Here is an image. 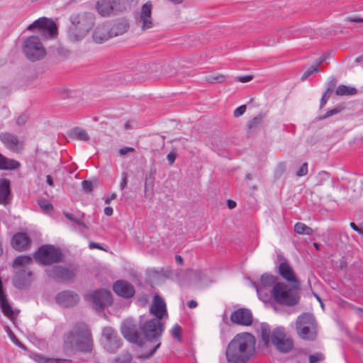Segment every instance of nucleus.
Segmentation results:
<instances>
[{"label":"nucleus","mask_w":363,"mask_h":363,"mask_svg":"<svg viewBox=\"0 0 363 363\" xmlns=\"http://www.w3.org/2000/svg\"><path fill=\"white\" fill-rule=\"evenodd\" d=\"M245 111H246V105L244 104V105H242V106H239L238 108H237L234 111L233 115L235 117H240V116L244 114Z\"/></svg>","instance_id":"4d7b16f0"},{"label":"nucleus","mask_w":363,"mask_h":363,"mask_svg":"<svg viewBox=\"0 0 363 363\" xmlns=\"http://www.w3.org/2000/svg\"><path fill=\"white\" fill-rule=\"evenodd\" d=\"M337 83V79L333 77H331L330 81L328 83L327 88L325 91L332 94L335 89Z\"/></svg>","instance_id":"de8ad7c7"},{"label":"nucleus","mask_w":363,"mask_h":363,"mask_svg":"<svg viewBox=\"0 0 363 363\" xmlns=\"http://www.w3.org/2000/svg\"><path fill=\"white\" fill-rule=\"evenodd\" d=\"M69 135L71 138L79 140L87 141L89 140V135L87 132L79 127H75L70 130Z\"/></svg>","instance_id":"7c9ffc66"},{"label":"nucleus","mask_w":363,"mask_h":363,"mask_svg":"<svg viewBox=\"0 0 363 363\" xmlns=\"http://www.w3.org/2000/svg\"><path fill=\"white\" fill-rule=\"evenodd\" d=\"M20 163L13 159H9L0 153V170H13L17 169Z\"/></svg>","instance_id":"c756f323"},{"label":"nucleus","mask_w":363,"mask_h":363,"mask_svg":"<svg viewBox=\"0 0 363 363\" xmlns=\"http://www.w3.org/2000/svg\"><path fill=\"white\" fill-rule=\"evenodd\" d=\"M10 180L0 179V204L6 205L10 201Z\"/></svg>","instance_id":"a878e982"},{"label":"nucleus","mask_w":363,"mask_h":363,"mask_svg":"<svg viewBox=\"0 0 363 363\" xmlns=\"http://www.w3.org/2000/svg\"><path fill=\"white\" fill-rule=\"evenodd\" d=\"M227 204L230 209H233L236 206V202L230 199L227 201Z\"/></svg>","instance_id":"774afa93"},{"label":"nucleus","mask_w":363,"mask_h":363,"mask_svg":"<svg viewBox=\"0 0 363 363\" xmlns=\"http://www.w3.org/2000/svg\"><path fill=\"white\" fill-rule=\"evenodd\" d=\"M255 338L249 333L237 334L229 342L225 355L228 363L247 362L255 349Z\"/></svg>","instance_id":"f257e3e1"},{"label":"nucleus","mask_w":363,"mask_h":363,"mask_svg":"<svg viewBox=\"0 0 363 363\" xmlns=\"http://www.w3.org/2000/svg\"><path fill=\"white\" fill-rule=\"evenodd\" d=\"M209 83H221L225 80V76L220 74H211L206 77Z\"/></svg>","instance_id":"58836bf2"},{"label":"nucleus","mask_w":363,"mask_h":363,"mask_svg":"<svg viewBox=\"0 0 363 363\" xmlns=\"http://www.w3.org/2000/svg\"><path fill=\"white\" fill-rule=\"evenodd\" d=\"M331 94L324 91L320 102V109H322L330 99Z\"/></svg>","instance_id":"6e6d98bb"},{"label":"nucleus","mask_w":363,"mask_h":363,"mask_svg":"<svg viewBox=\"0 0 363 363\" xmlns=\"http://www.w3.org/2000/svg\"><path fill=\"white\" fill-rule=\"evenodd\" d=\"M182 329L178 324L174 325L172 330V335L174 338H177L179 342L182 341Z\"/></svg>","instance_id":"09e8293b"},{"label":"nucleus","mask_w":363,"mask_h":363,"mask_svg":"<svg viewBox=\"0 0 363 363\" xmlns=\"http://www.w3.org/2000/svg\"><path fill=\"white\" fill-rule=\"evenodd\" d=\"M316 322L313 314L303 313L298 316L296 330L298 335L303 340H313L316 337Z\"/></svg>","instance_id":"423d86ee"},{"label":"nucleus","mask_w":363,"mask_h":363,"mask_svg":"<svg viewBox=\"0 0 363 363\" xmlns=\"http://www.w3.org/2000/svg\"><path fill=\"white\" fill-rule=\"evenodd\" d=\"M0 306L4 314L9 318H12L13 312L4 291L0 293Z\"/></svg>","instance_id":"2f4dec72"},{"label":"nucleus","mask_w":363,"mask_h":363,"mask_svg":"<svg viewBox=\"0 0 363 363\" xmlns=\"http://www.w3.org/2000/svg\"><path fill=\"white\" fill-rule=\"evenodd\" d=\"M324 359V354L322 352H319L310 354L308 357L309 363H319L323 361Z\"/></svg>","instance_id":"a19ab883"},{"label":"nucleus","mask_w":363,"mask_h":363,"mask_svg":"<svg viewBox=\"0 0 363 363\" xmlns=\"http://www.w3.org/2000/svg\"><path fill=\"white\" fill-rule=\"evenodd\" d=\"M279 273L283 279L291 284L294 289L300 288V283L296 279L294 272L287 262H281L279 266Z\"/></svg>","instance_id":"aec40b11"},{"label":"nucleus","mask_w":363,"mask_h":363,"mask_svg":"<svg viewBox=\"0 0 363 363\" xmlns=\"http://www.w3.org/2000/svg\"><path fill=\"white\" fill-rule=\"evenodd\" d=\"M261 338L264 345L268 346L270 341L271 330L268 324L263 323L260 325Z\"/></svg>","instance_id":"473e14b6"},{"label":"nucleus","mask_w":363,"mask_h":363,"mask_svg":"<svg viewBox=\"0 0 363 363\" xmlns=\"http://www.w3.org/2000/svg\"><path fill=\"white\" fill-rule=\"evenodd\" d=\"M96 185V182L84 180L82 182V187L86 192H90L93 190Z\"/></svg>","instance_id":"8fccbe9b"},{"label":"nucleus","mask_w":363,"mask_h":363,"mask_svg":"<svg viewBox=\"0 0 363 363\" xmlns=\"http://www.w3.org/2000/svg\"><path fill=\"white\" fill-rule=\"evenodd\" d=\"M38 204L40 207L45 212H50L53 208L52 205L50 203L49 201L46 199L39 200Z\"/></svg>","instance_id":"49530a36"},{"label":"nucleus","mask_w":363,"mask_h":363,"mask_svg":"<svg viewBox=\"0 0 363 363\" xmlns=\"http://www.w3.org/2000/svg\"><path fill=\"white\" fill-rule=\"evenodd\" d=\"M30 239L24 233L16 234L11 240V245L13 248L18 250H23L29 245Z\"/></svg>","instance_id":"bb28decb"},{"label":"nucleus","mask_w":363,"mask_h":363,"mask_svg":"<svg viewBox=\"0 0 363 363\" xmlns=\"http://www.w3.org/2000/svg\"><path fill=\"white\" fill-rule=\"evenodd\" d=\"M32 262V259L29 256H19L16 257L13 262V267L14 268H27L26 264Z\"/></svg>","instance_id":"c9c22d12"},{"label":"nucleus","mask_w":363,"mask_h":363,"mask_svg":"<svg viewBox=\"0 0 363 363\" xmlns=\"http://www.w3.org/2000/svg\"><path fill=\"white\" fill-rule=\"evenodd\" d=\"M167 159L170 165L173 164L176 159V154L173 152L169 153L167 156Z\"/></svg>","instance_id":"680f3d73"},{"label":"nucleus","mask_w":363,"mask_h":363,"mask_svg":"<svg viewBox=\"0 0 363 363\" xmlns=\"http://www.w3.org/2000/svg\"><path fill=\"white\" fill-rule=\"evenodd\" d=\"M340 112V109L337 108H333L330 111H328L325 114L319 116V120H324L328 117H330L333 115H335Z\"/></svg>","instance_id":"3c124183"},{"label":"nucleus","mask_w":363,"mask_h":363,"mask_svg":"<svg viewBox=\"0 0 363 363\" xmlns=\"http://www.w3.org/2000/svg\"><path fill=\"white\" fill-rule=\"evenodd\" d=\"M294 231L300 235H312L313 230L303 223H296L294 225Z\"/></svg>","instance_id":"e433bc0d"},{"label":"nucleus","mask_w":363,"mask_h":363,"mask_svg":"<svg viewBox=\"0 0 363 363\" xmlns=\"http://www.w3.org/2000/svg\"><path fill=\"white\" fill-rule=\"evenodd\" d=\"M357 94V89L355 87L348 86L342 84V96H354Z\"/></svg>","instance_id":"37998d69"},{"label":"nucleus","mask_w":363,"mask_h":363,"mask_svg":"<svg viewBox=\"0 0 363 363\" xmlns=\"http://www.w3.org/2000/svg\"><path fill=\"white\" fill-rule=\"evenodd\" d=\"M127 183H128V174L126 172H123L121 182L120 183V188L121 190H123L126 187Z\"/></svg>","instance_id":"13d9d810"},{"label":"nucleus","mask_w":363,"mask_h":363,"mask_svg":"<svg viewBox=\"0 0 363 363\" xmlns=\"http://www.w3.org/2000/svg\"><path fill=\"white\" fill-rule=\"evenodd\" d=\"M230 320L237 325L249 326L253 321L252 314L249 309L239 308L232 313Z\"/></svg>","instance_id":"6ab92c4d"},{"label":"nucleus","mask_w":363,"mask_h":363,"mask_svg":"<svg viewBox=\"0 0 363 363\" xmlns=\"http://www.w3.org/2000/svg\"><path fill=\"white\" fill-rule=\"evenodd\" d=\"M318 64H316L315 65H313L311 68L307 69L304 73L302 74L301 79V81H305L307 78H308L311 74L313 73H316L319 72Z\"/></svg>","instance_id":"79ce46f5"},{"label":"nucleus","mask_w":363,"mask_h":363,"mask_svg":"<svg viewBox=\"0 0 363 363\" xmlns=\"http://www.w3.org/2000/svg\"><path fill=\"white\" fill-rule=\"evenodd\" d=\"M152 4L150 2L145 3L141 9L139 23L143 30L150 29L153 27L152 18L151 16Z\"/></svg>","instance_id":"4be33fe9"},{"label":"nucleus","mask_w":363,"mask_h":363,"mask_svg":"<svg viewBox=\"0 0 363 363\" xmlns=\"http://www.w3.org/2000/svg\"><path fill=\"white\" fill-rule=\"evenodd\" d=\"M90 249H103L102 247L100 245V244L94 242H90L89 244Z\"/></svg>","instance_id":"338daca9"},{"label":"nucleus","mask_w":363,"mask_h":363,"mask_svg":"<svg viewBox=\"0 0 363 363\" xmlns=\"http://www.w3.org/2000/svg\"><path fill=\"white\" fill-rule=\"evenodd\" d=\"M308 173V164L304 162L299 169L296 172V175L298 177H303L306 175Z\"/></svg>","instance_id":"5fc2aeb1"},{"label":"nucleus","mask_w":363,"mask_h":363,"mask_svg":"<svg viewBox=\"0 0 363 363\" xmlns=\"http://www.w3.org/2000/svg\"><path fill=\"white\" fill-rule=\"evenodd\" d=\"M286 337L284 330L283 328H275L271 335V340L274 345L279 343V341L283 340Z\"/></svg>","instance_id":"f704fd0d"},{"label":"nucleus","mask_w":363,"mask_h":363,"mask_svg":"<svg viewBox=\"0 0 363 363\" xmlns=\"http://www.w3.org/2000/svg\"><path fill=\"white\" fill-rule=\"evenodd\" d=\"M264 116L262 114H259L254 117L252 120L248 121L247 127L248 129L251 131H253L257 126L262 123Z\"/></svg>","instance_id":"4c0bfd02"},{"label":"nucleus","mask_w":363,"mask_h":363,"mask_svg":"<svg viewBox=\"0 0 363 363\" xmlns=\"http://www.w3.org/2000/svg\"><path fill=\"white\" fill-rule=\"evenodd\" d=\"M47 274L56 281H69L74 277L72 270L62 266H52L45 269Z\"/></svg>","instance_id":"f3484780"},{"label":"nucleus","mask_w":363,"mask_h":363,"mask_svg":"<svg viewBox=\"0 0 363 363\" xmlns=\"http://www.w3.org/2000/svg\"><path fill=\"white\" fill-rule=\"evenodd\" d=\"M130 152H134V149L133 147H125L119 150V153L121 155H125Z\"/></svg>","instance_id":"052dcab7"},{"label":"nucleus","mask_w":363,"mask_h":363,"mask_svg":"<svg viewBox=\"0 0 363 363\" xmlns=\"http://www.w3.org/2000/svg\"><path fill=\"white\" fill-rule=\"evenodd\" d=\"M252 76L251 75H245V76H240L238 77V80L242 83H246L252 79Z\"/></svg>","instance_id":"bf43d9fd"},{"label":"nucleus","mask_w":363,"mask_h":363,"mask_svg":"<svg viewBox=\"0 0 363 363\" xmlns=\"http://www.w3.org/2000/svg\"><path fill=\"white\" fill-rule=\"evenodd\" d=\"M102 335L106 340L104 347L109 352H114L121 347V340L113 328L105 327Z\"/></svg>","instance_id":"4468645a"},{"label":"nucleus","mask_w":363,"mask_h":363,"mask_svg":"<svg viewBox=\"0 0 363 363\" xmlns=\"http://www.w3.org/2000/svg\"><path fill=\"white\" fill-rule=\"evenodd\" d=\"M70 26L67 30V36L71 41L83 39L95 23V16L90 12H82L70 16Z\"/></svg>","instance_id":"7ed1b4c3"},{"label":"nucleus","mask_w":363,"mask_h":363,"mask_svg":"<svg viewBox=\"0 0 363 363\" xmlns=\"http://www.w3.org/2000/svg\"><path fill=\"white\" fill-rule=\"evenodd\" d=\"M347 22H354V23H363V18L354 17V18H347L345 19Z\"/></svg>","instance_id":"0e129e2a"},{"label":"nucleus","mask_w":363,"mask_h":363,"mask_svg":"<svg viewBox=\"0 0 363 363\" xmlns=\"http://www.w3.org/2000/svg\"><path fill=\"white\" fill-rule=\"evenodd\" d=\"M275 347L281 352L286 353L292 349L293 342L291 340L285 337L283 340H281L279 343L276 344Z\"/></svg>","instance_id":"72a5a7b5"},{"label":"nucleus","mask_w":363,"mask_h":363,"mask_svg":"<svg viewBox=\"0 0 363 363\" xmlns=\"http://www.w3.org/2000/svg\"><path fill=\"white\" fill-rule=\"evenodd\" d=\"M93 40L96 43H103L111 38L109 24L105 23L98 26L92 35Z\"/></svg>","instance_id":"393cba45"},{"label":"nucleus","mask_w":363,"mask_h":363,"mask_svg":"<svg viewBox=\"0 0 363 363\" xmlns=\"http://www.w3.org/2000/svg\"><path fill=\"white\" fill-rule=\"evenodd\" d=\"M121 333L123 337L130 342L142 346L143 340L138 334L137 325L132 321L126 320L123 323Z\"/></svg>","instance_id":"ddd939ff"},{"label":"nucleus","mask_w":363,"mask_h":363,"mask_svg":"<svg viewBox=\"0 0 363 363\" xmlns=\"http://www.w3.org/2000/svg\"><path fill=\"white\" fill-rule=\"evenodd\" d=\"M178 76L179 77H182L183 78H185L186 77H189L191 76V73H190V71L188 70V69H182V70H180L179 72H178Z\"/></svg>","instance_id":"e2e57ef3"},{"label":"nucleus","mask_w":363,"mask_h":363,"mask_svg":"<svg viewBox=\"0 0 363 363\" xmlns=\"http://www.w3.org/2000/svg\"><path fill=\"white\" fill-rule=\"evenodd\" d=\"M79 296L71 290H65L58 293L55 296V301L62 308H72L79 301Z\"/></svg>","instance_id":"2eb2a0df"},{"label":"nucleus","mask_w":363,"mask_h":363,"mask_svg":"<svg viewBox=\"0 0 363 363\" xmlns=\"http://www.w3.org/2000/svg\"><path fill=\"white\" fill-rule=\"evenodd\" d=\"M189 277L191 279V285L197 289L207 286L212 282L206 274L198 271H191Z\"/></svg>","instance_id":"5701e85b"},{"label":"nucleus","mask_w":363,"mask_h":363,"mask_svg":"<svg viewBox=\"0 0 363 363\" xmlns=\"http://www.w3.org/2000/svg\"><path fill=\"white\" fill-rule=\"evenodd\" d=\"M31 357L37 363H65L67 361L66 359L50 357L40 353H33Z\"/></svg>","instance_id":"c85d7f7f"},{"label":"nucleus","mask_w":363,"mask_h":363,"mask_svg":"<svg viewBox=\"0 0 363 363\" xmlns=\"http://www.w3.org/2000/svg\"><path fill=\"white\" fill-rule=\"evenodd\" d=\"M33 281V273L28 268H21L16 270L13 278V284L19 289H25L30 286Z\"/></svg>","instance_id":"dca6fc26"},{"label":"nucleus","mask_w":363,"mask_h":363,"mask_svg":"<svg viewBox=\"0 0 363 363\" xmlns=\"http://www.w3.org/2000/svg\"><path fill=\"white\" fill-rule=\"evenodd\" d=\"M96 9L101 16H110L122 12L125 9V0H99Z\"/></svg>","instance_id":"9b49d317"},{"label":"nucleus","mask_w":363,"mask_h":363,"mask_svg":"<svg viewBox=\"0 0 363 363\" xmlns=\"http://www.w3.org/2000/svg\"><path fill=\"white\" fill-rule=\"evenodd\" d=\"M113 291L119 296L129 298L134 296L135 289L133 286L124 280L117 281L113 286Z\"/></svg>","instance_id":"412c9836"},{"label":"nucleus","mask_w":363,"mask_h":363,"mask_svg":"<svg viewBox=\"0 0 363 363\" xmlns=\"http://www.w3.org/2000/svg\"><path fill=\"white\" fill-rule=\"evenodd\" d=\"M140 329L147 341L156 343L150 352L139 356L140 359H149L161 345L160 337L164 332V325L158 318H152L141 323Z\"/></svg>","instance_id":"20e7f679"},{"label":"nucleus","mask_w":363,"mask_h":363,"mask_svg":"<svg viewBox=\"0 0 363 363\" xmlns=\"http://www.w3.org/2000/svg\"><path fill=\"white\" fill-rule=\"evenodd\" d=\"M36 30L42 38H53L57 35V26L55 22L45 17L39 18L29 25L27 30Z\"/></svg>","instance_id":"1a4fd4ad"},{"label":"nucleus","mask_w":363,"mask_h":363,"mask_svg":"<svg viewBox=\"0 0 363 363\" xmlns=\"http://www.w3.org/2000/svg\"><path fill=\"white\" fill-rule=\"evenodd\" d=\"M128 28V23L125 20H118L112 25L109 24L111 37L123 35L127 32Z\"/></svg>","instance_id":"cd10ccee"},{"label":"nucleus","mask_w":363,"mask_h":363,"mask_svg":"<svg viewBox=\"0 0 363 363\" xmlns=\"http://www.w3.org/2000/svg\"><path fill=\"white\" fill-rule=\"evenodd\" d=\"M132 360V355L128 352H123L120 357L114 359V363H130Z\"/></svg>","instance_id":"ea45409f"},{"label":"nucleus","mask_w":363,"mask_h":363,"mask_svg":"<svg viewBox=\"0 0 363 363\" xmlns=\"http://www.w3.org/2000/svg\"><path fill=\"white\" fill-rule=\"evenodd\" d=\"M5 330L9 335L12 342L21 348L26 349L25 346L16 338L9 327L6 326Z\"/></svg>","instance_id":"a18cd8bd"},{"label":"nucleus","mask_w":363,"mask_h":363,"mask_svg":"<svg viewBox=\"0 0 363 363\" xmlns=\"http://www.w3.org/2000/svg\"><path fill=\"white\" fill-rule=\"evenodd\" d=\"M28 119V116L26 113H23L21 114L16 119V124L19 126L23 125L26 124Z\"/></svg>","instance_id":"603ef678"},{"label":"nucleus","mask_w":363,"mask_h":363,"mask_svg":"<svg viewBox=\"0 0 363 363\" xmlns=\"http://www.w3.org/2000/svg\"><path fill=\"white\" fill-rule=\"evenodd\" d=\"M277 277L271 274L265 273L261 276L260 283L252 282L253 287L256 289L257 294L262 301H267L272 294V289L277 284Z\"/></svg>","instance_id":"9d476101"},{"label":"nucleus","mask_w":363,"mask_h":363,"mask_svg":"<svg viewBox=\"0 0 363 363\" xmlns=\"http://www.w3.org/2000/svg\"><path fill=\"white\" fill-rule=\"evenodd\" d=\"M150 311L155 316V318H158L161 320L164 315L167 314L164 299L159 295H155Z\"/></svg>","instance_id":"b1692460"},{"label":"nucleus","mask_w":363,"mask_h":363,"mask_svg":"<svg viewBox=\"0 0 363 363\" xmlns=\"http://www.w3.org/2000/svg\"><path fill=\"white\" fill-rule=\"evenodd\" d=\"M0 140L7 149L13 152H19L23 147V143L18 140V136L10 133H1Z\"/></svg>","instance_id":"a211bd4d"},{"label":"nucleus","mask_w":363,"mask_h":363,"mask_svg":"<svg viewBox=\"0 0 363 363\" xmlns=\"http://www.w3.org/2000/svg\"><path fill=\"white\" fill-rule=\"evenodd\" d=\"M22 50L26 58L31 62L40 60L46 55L45 49L38 35L27 38L23 43Z\"/></svg>","instance_id":"0eeeda50"},{"label":"nucleus","mask_w":363,"mask_h":363,"mask_svg":"<svg viewBox=\"0 0 363 363\" xmlns=\"http://www.w3.org/2000/svg\"><path fill=\"white\" fill-rule=\"evenodd\" d=\"M62 257L63 255L60 250L55 248L52 245L41 246L34 254L35 261L40 262L43 265L60 262L62 261Z\"/></svg>","instance_id":"6e6552de"},{"label":"nucleus","mask_w":363,"mask_h":363,"mask_svg":"<svg viewBox=\"0 0 363 363\" xmlns=\"http://www.w3.org/2000/svg\"><path fill=\"white\" fill-rule=\"evenodd\" d=\"M88 300L93 303V307L96 311H101L105 307L112 303V296L109 291L99 289L93 291L88 296Z\"/></svg>","instance_id":"f8f14e48"},{"label":"nucleus","mask_w":363,"mask_h":363,"mask_svg":"<svg viewBox=\"0 0 363 363\" xmlns=\"http://www.w3.org/2000/svg\"><path fill=\"white\" fill-rule=\"evenodd\" d=\"M350 225L351 226V228L353 230L357 231L358 233H359V234L363 233V230L362 228H360L359 227H358L354 222H351Z\"/></svg>","instance_id":"69168bd1"},{"label":"nucleus","mask_w":363,"mask_h":363,"mask_svg":"<svg viewBox=\"0 0 363 363\" xmlns=\"http://www.w3.org/2000/svg\"><path fill=\"white\" fill-rule=\"evenodd\" d=\"M65 216L68 218L69 220L77 223V225L83 227L84 228H86V225L82 221L80 218L76 217L70 213H64Z\"/></svg>","instance_id":"c03bdc74"},{"label":"nucleus","mask_w":363,"mask_h":363,"mask_svg":"<svg viewBox=\"0 0 363 363\" xmlns=\"http://www.w3.org/2000/svg\"><path fill=\"white\" fill-rule=\"evenodd\" d=\"M65 345L85 354H95L91 328L84 323H77L65 335Z\"/></svg>","instance_id":"f03ea898"},{"label":"nucleus","mask_w":363,"mask_h":363,"mask_svg":"<svg viewBox=\"0 0 363 363\" xmlns=\"http://www.w3.org/2000/svg\"><path fill=\"white\" fill-rule=\"evenodd\" d=\"M146 181L145 184V191H147L148 189H151L152 190L153 184H154V177L150 174V176H146Z\"/></svg>","instance_id":"864d4df0"},{"label":"nucleus","mask_w":363,"mask_h":363,"mask_svg":"<svg viewBox=\"0 0 363 363\" xmlns=\"http://www.w3.org/2000/svg\"><path fill=\"white\" fill-rule=\"evenodd\" d=\"M296 289L289 288L286 284L277 282L272 289L275 301L281 305L294 306L298 303L300 296Z\"/></svg>","instance_id":"39448f33"}]
</instances>
